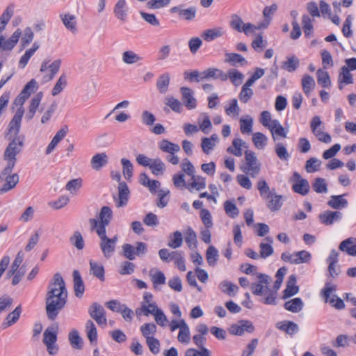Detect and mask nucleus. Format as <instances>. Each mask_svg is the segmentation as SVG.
<instances>
[{
  "mask_svg": "<svg viewBox=\"0 0 356 356\" xmlns=\"http://www.w3.org/2000/svg\"><path fill=\"white\" fill-rule=\"evenodd\" d=\"M22 118L23 110L20 108L15 112L8 126L6 137L10 143L3 154V159L8 162L7 172L15 167L17 161L16 156L21 152L24 145V136L19 135Z\"/></svg>",
  "mask_w": 356,
  "mask_h": 356,
  "instance_id": "1",
  "label": "nucleus"
},
{
  "mask_svg": "<svg viewBox=\"0 0 356 356\" xmlns=\"http://www.w3.org/2000/svg\"><path fill=\"white\" fill-rule=\"evenodd\" d=\"M257 278L258 281L257 282H254L250 284V289L251 292L254 296L261 297L260 301L264 304L275 305L277 303V299H275L274 303H268L267 302V298H270V291H273L270 287V284L272 281L271 277L264 273H258Z\"/></svg>",
  "mask_w": 356,
  "mask_h": 356,
  "instance_id": "2",
  "label": "nucleus"
},
{
  "mask_svg": "<svg viewBox=\"0 0 356 356\" xmlns=\"http://www.w3.org/2000/svg\"><path fill=\"white\" fill-rule=\"evenodd\" d=\"M54 290L51 291V295L46 296V313L49 320L54 321L58 316L59 312L65 307L67 298H62V291L56 297Z\"/></svg>",
  "mask_w": 356,
  "mask_h": 356,
  "instance_id": "3",
  "label": "nucleus"
},
{
  "mask_svg": "<svg viewBox=\"0 0 356 356\" xmlns=\"http://www.w3.org/2000/svg\"><path fill=\"white\" fill-rule=\"evenodd\" d=\"M336 291V284L326 282L321 291V295L325 303H329L331 307L338 310L343 309L345 308L344 302L334 293Z\"/></svg>",
  "mask_w": 356,
  "mask_h": 356,
  "instance_id": "4",
  "label": "nucleus"
},
{
  "mask_svg": "<svg viewBox=\"0 0 356 356\" xmlns=\"http://www.w3.org/2000/svg\"><path fill=\"white\" fill-rule=\"evenodd\" d=\"M245 154V163L241 166V170L245 175L251 177H256L261 171V163L257 159L255 153L251 150H246Z\"/></svg>",
  "mask_w": 356,
  "mask_h": 356,
  "instance_id": "5",
  "label": "nucleus"
},
{
  "mask_svg": "<svg viewBox=\"0 0 356 356\" xmlns=\"http://www.w3.org/2000/svg\"><path fill=\"white\" fill-rule=\"evenodd\" d=\"M13 168H10V170L7 172L6 165L0 174V179L5 181L0 188L1 193H6L13 189L19 181V177L17 173L12 174Z\"/></svg>",
  "mask_w": 356,
  "mask_h": 356,
  "instance_id": "6",
  "label": "nucleus"
},
{
  "mask_svg": "<svg viewBox=\"0 0 356 356\" xmlns=\"http://www.w3.org/2000/svg\"><path fill=\"white\" fill-rule=\"evenodd\" d=\"M54 290V295L56 297H58V296L62 291V298H67V291L65 287V283L61 275L59 273H56L54 275L52 280L49 282L47 287V293L46 296H49L51 295V291Z\"/></svg>",
  "mask_w": 356,
  "mask_h": 356,
  "instance_id": "7",
  "label": "nucleus"
},
{
  "mask_svg": "<svg viewBox=\"0 0 356 356\" xmlns=\"http://www.w3.org/2000/svg\"><path fill=\"white\" fill-rule=\"evenodd\" d=\"M136 246L134 247L129 243H125L122 245V254L129 260H134L136 256H141L147 252V245L144 242H136Z\"/></svg>",
  "mask_w": 356,
  "mask_h": 356,
  "instance_id": "8",
  "label": "nucleus"
},
{
  "mask_svg": "<svg viewBox=\"0 0 356 356\" xmlns=\"http://www.w3.org/2000/svg\"><path fill=\"white\" fill-rule=\"evenodd\" d=\"M281 259L284 262H289L292 264H300L309 263L312 259V254L306 250L296 252L293 254L284 252L281 254Z\"/></svg>",
  "mask_w": 356,
  "mask_h": 356,
  "instance_id": "9",
  "label": "nucleus"
},
{
  "mask_svg": "<svg viewBox=\"0 0 356 356\" xmlns=\"http://www.w3.org/2000/svg\"><path fill=\"white\" fill-rule=\"evenodd\" d=\"M310 127L312 132L319 141L325 143H330L331 142L332 138L330 135L323 131V122L319 116L316 115L313 117L310 122Z\"/></svg>",
  "mask_w": 356,
  "mask_h": 356,
  "instance_id": "10",
  "label": "nucleus"
},
{
  "mask_svg": "<svg viewBox=\"0 0 356 356\" xmlns=\"http://www.w3.org/2000/svg\"><path fill=\"white\" fill-rule=\"evenodd\" d=\"M90 316L99 325L104 327L107 324L106 311L98 302H93L88 309Z\"/></svg>",
  "mask_w": 356,
  "mask_h": 356,
  "instance_id": "11",
  "label": "nucleus"
},
{
  "mask_svg": "<svg viewBox=\"0 0 356 356\" xmlns=\"http://www.w3.org/2000/svg\"><path fill=\"white\" fill-rule=\"evenodd\" d=\"M228 331L232 335L241 336L245 332L252 333L254 331V326L250 321L241 320L231 325Z\"/></svg>",
  "mask_w": 356,
  "mask_h": 356,
  "instance_id": "12",
  "label": "nucleus"
},
{
  "mask_svg": "<svg viewBox=\"0 0 356 356\" xmlns=\"http://www.w3.org/2000/svg\"><path fill=\"white\" fill-rule=\"evenodd\" d=\"M170 13L172 14L177 13L180 19L191 21L196 16L197 9L194 6L185 8L184 4H180L177 6L172 7L170 9Z\"/></svg>",
  "mask_w": 356,
  "mask_h": 356,
  "instance_id": "13",
  "label": "nucleus"
},
{
  "mask_svg": "<svg viewBox=\"0 0 356 356\" xmlns=\"http://www.w3.org/2000/svg\"><path fill=\"white\" fill-rule=\"evenodd\" d=\"M100 239L99 247L104 257L109 259L115 250V246L113 244L110 238L107 237L106 232H98Z\"/></svg>",
  "mask_w": 356,
  "mask_h": 356,
  "instance_id": "14",
  "label": "nucleus"
},
{
  "mask_svg": "<svg viewBox=\"0 0 356 356\" xmlns=\"http://www.w3.org/2000/svg\"><path fill=\"white\" fill-rule=\"evenodd\" d=\"M342 216V213L339 211L326 210L319 214L318 218L322 224L330 226L335 222L340 221Z\"/></svg>",
  "mask_w": 356,
  "mask_h": 356,
  "instance_id": "15",
  "label": "nucleus"
},
{
  "mask_svg": "<svg viewBox=\"0 0 356 356\" xmlns=\"http://www.w3.org/2000/svg\"><path fill=\"white\" fill-rule=\"evenodd\" d=\"M118 197L115 200V204L118 208L125 207L129 201L130 191L127 184L124 181L118 184Z\"/></svg>",
  "mask_w": 356,
  "mask_h": 356,
  "instance_id": "16",
  "label": "nucleus"
},
{
  "mask_svg": "<svg viewBox=\"0 0 356 356\" xmlns=\"http://www.w3.org/2000/svg\"><path fill=\"white\" fill-rule=\"evenodd\" d=\"M181 93V100L184 106L188 109L192 110L197 106V99L194 97V92L192 89L188 87H181L180 88Z\"/></svg>",
  "mask_w": 356,
  "mask_h": 356,
  "instance_id": "17",
  "label": "nucleus"
},
{
  "mask_svg": "<svg viewBox=\"0 0 356 356\" xmlns=\"http://www.w3.org/2000/svg\"><path fill=\"white\" fill-rule=\"evenodd\" d=\"M113 217V211L108 206L102 207L99 214V220L101 222V226L98 232H106V227L109 225Z\"/></svg>",
  "mask_w": 356,
  "mask_h": 356,
  "instance_id": "18",
  "label": "nucleus"
},
{
  "mask_svg": "<svg viewBox=\"0 0 356 356\" xmlns=\"http://www.w3.org/2000/svg\"><path fill=\"white\" fill-rule=\"evenodd\" d=\"M60 19L65 27L72 33L77 32V20L74 15L70 13H62L60 15Z\"/></svg>",
  "mask_w": 356,
  "mask_h": 356,
  "instance_id": "19",
  "label": "nucleus"
},
{
  "mask_svg": "<svg viewBox=\"0 0 356 356\" xmlns=\"http://www.w3.org/2000/svg\"><path fill=\"white\" fill-rule=\"evenodd\" d=\"M339 249L347 254L356 257V238L350 237L341 242Z\"/></svg>",
  "mask_w": 356,
  "mask_h": 356,
  "instance_id": "20",
  "label": "nucleus"
},
{
  "mask_svg": "<svg viewBox=\"0 0 356 356\" xmlns=\"http://www.w3.org/2000/svg\"><path fill=\"white\" fill-rule=\"evenodd\" d=\"M108 163V157L105 152L97 153L91 159V167L95 170H99Z\"/></svg>",
  "mask_w": 356,
  "mask_h": 356,
  "instance_id": "21",
  "label": "nucleus"
},
{
  "mask_svg": "<svg viewBox=\"0 0 356 356\" xmlns=\"http://www.w3.org/2000/svg\"><path fill=\"white\" fill-rule=\"evenodd\" d=\"M74 290L77 298H81L85 291L83 281L77 270L73 271Z\"/></svg>",
  "mask_w": 356,
  "mask_h": 356,
  "instance_id": "22",
  "label": "nucleus"
},
{
  "mask_svg": "<svg viewBox=\"0 0 356 356\" xmlns=\"http://www.w3.org/2000/svg\"><path fill=\"white\" fill-rule=\"evenodd\" d=\"M225 30L222 27L218 26L213 29L205 30L202 34V38L207 42H211L218 38L222 37L225 34Z\"/></svg>",
  "mask_w": 356,
  "mask_h": 356,
  "instance_id": "23",
  "label": "nucleus"
},
{
  "mask_svg": "<svg viewBox=\"0 0 356 356\" xmlns=\"http://www.w3.org/2000/svg\"><path fill=\"white\" fill-rule=\"evenodd\" d=\"M277 327L290 336H293L299 331L298 325L291 321L280 322L277 324Z\"/></svg>",
  "mask_w": 356,
  "mask_h": 356,
  "instance_id": "24",
  "label": "nucleus"
},
{
  "mask_svg": "<svg viewBox=\"0 0 356 356\" xmlns=\"http://www.w3.org/2000/svg\"><path fill=\"white\" fill-rule=\"evenodd\" d=\"M149 275L154 289H157L159 285L165 284L166 277L162 271L152 268L149 270Z\"/></svg>",
  "mask_w": 356,
  "mask_h": 356,
  "instance_id": "25",
  "label": "nucleus"
},
{
  "mask_svg": "<svg viewBox=\"0 0 356 356\" xmlns=\"http://www.w3.org/2000/svg\"><path fill=\"white\" fill-rule=\"evenodd\" d=\"M159 309L156 302H152V304L141 305L136 309L135 312L137 316L142 315L148 316L150 314L154 315Z\"/></svg>",
  "mask_w": 356,
  "mask_h": 356,
  "instance_id": "26",
  "label": "nucleus"
},
{
  "mask_svg": "<svg viewBox=\"0 0 356 356\" xmlns=\"http://www.w3.org/2000/svg\"><path fill=\"white\" fill-rule=\"evenodd\" d=\"M344 195H332L327 202V205L334 209H340L348 207V201L343 197Z\"/></svg>",
  "mask_w": 356,
  "mask_h": 356,
  "instance_id": "27",
  "label": "nucleus"
},
{
  "mask_svg": "<svg viewBox=\"0 0 356 356\" xmlns=\"http://www.w3.org/2000/svg\"><path fill=\"white\" fill-rule=\"evenodd\" d=\"M86 332L87 337L92 345H97V327L92 320H88L86 323Z\"/></svg>",
  "mask_w": 356,
  "mask_h": 356,
  "instance_id": "28",
  "label": "nucleus"
},
{
  "mask_svg": "<svg viewBox=\"0 0 356 356\" xmlns=\"http://www.w3.org/2000/svg\"><path fill=\"white\" fill-rule=\"evenodd\" d=\"M22 35V31L17 29L11 35L10 38L3 42V50L11 51L19 41Z\"/></svg>",
  "mask_w": 356,
  "mask_h": 356,
  "instance_id": "29",
  "label": "nucleus"
},
{
  "mask_svg": "<svg viewBox=\"0 0 356 356\" xmlns=\"http://www.w3.org/2000/svg\"><path fill=\"white\" fill-rule=\"evenodd\" d=\"M242 147H247L246 143L241 138H235L232 141V146L229 147L227 151L236 156H241L243 155Z\"/></svg>",
  "mask_w": 356,
  "mask_h": 356,
  "instance_id": "30",
  "label": "nucleus"
},
{
  "mask_svg": "<svg viewBox=\"0 0 356 356\" xmlns=\"http://www.w3.org/2000/svg\"><path fill=\"white\" fill-rule=\"evenodd\" d=\"M219 289L221 291L229 296L234 297L238 291V287L232 282L224 280L219 284Z\"/></svg>",
  "mask_w": 356,
  "mask_h": 356,
  "instance_id": "31",
  "label": "nucleus"
},
{
  "mask_svg": "<svg viewBox=\"0 0 356 356\" xmlns=\"http://www.w3.org/2000/svg\"><path fill=\"white\" fill-rule=\"evenodd\" d=\"M301 84L303 92L309 97L316 86L314 79L309 74H305L302 78Z\"/></svg>",
  "mask_w": 356,
  "mask_h": 356,
  "instance_id": "32",
  "label": "nucleus"
},
{
  "mask_svg": "<svg viewBox=\"0 0 356 356\" xmlns=\"http://www.w3.org/2000/svg\"><path fill=\"white\" fill-rule=\"evenodd\" d=\"M126 6V0H118L114 7L113 12L115 17L122 21H124L127 15Z\"/></svg>",
  "mask_w": 356,
  "mask_h": 356,
  "instance_id": "33",
  "label": "nucleus"
},
{
  "mask_svg": "<svg viewBox=\"0 0 356 356\" xmlns=\"http://www.w3.org/2000/svg\"><path fill=\"white\" fill-rule=\"evenodd\" d=\"M67 134V129H61L54 136L53 139L51 140V143L49 144L46 149V154H49L51 152H53V150L55 149V147L57 146V145L60 143V141L64 138V137Z\"/></svg>",
  "mask_w": 356,
  "mask_h": 356,
  "instance_id": "34",
  "label": "nucleus"
},
{
  "mask_svg": "<svg viewBox=\"0 0 356 356\" xmlns=\"http://www.w3.org/2000/svg\"><path fill=\"white\" fill-rule=\"evenodd\" d=\"M285 309L293 312L298 313L303 308V302L300 298H295L291 300L286 301L284 305Z\"/></svg>",
  "mask_w": 356,
  "mask_h": 356,
  "instance_id": "35",
  "label": "nucleus"
},
{
  "mask_svg": "<svg viewBox=\"0 0 356 356\" xmlns=\"http://www.w3.org/2000/svg\"><path fill=\"white\" fill-rule=\"evenodd\" d=\"M170 76L166 72L160 75L156 81V88L160 93L164 94L168 90L170 84Z\"/></svg>",
  "mask_w": 356,
  "mask_h": 356,
  "instance_id": "36",
  "label": "nucleus"
},
{
  "mask_svg": "<svg viewBox=\"0 0 356 356\" xmlns=\"http://www.w3.org/2000/svg\"><path fill=\"white\" fill-rule=\"evenodd\" d=\"M159 149L163 152L174 154L180 150L179 145L173 143L166 139H163L159 143Z\"/></svg>",
  "mask_w": 356,
  "mask_h": 356,
  "instance_id": "37",
  "label": "nucleus"
},
{
  "mask_svg": "<svg viewBox=\"0 0 356 356\" xmlns=\"http://www.w3.org/2000/svg\"><path fill=\"white\" fill-rule=\"evenodd\" d=\"M90 271L95 277L101 281L104 280V268L102 264L90 260Z\"/></svg>",
  "mask_w": 356,
  "mask_h": 356,
  "instance_id": "38",
  "label": "nucleus"
},
{
  "mask_svg": "<svg viewBox=\"0 0 356 356\" xmlns=\"http://www.w3.org/2000/svg\"><path fill=\"white\" fill-rule=\"evenodd\" d=\"M268 129L270 131L274 140H277V136L282 138L286 137V132L285 131L284 128L277 120H273V126Z\"/></svg>",
  "mask_w": 356,
  "mask_h": 356,
  "instance_id": "39",
  "label": "nucleus"
},
{
  "mask_svg": "<svg viewBox=\"0 0 356 356\" xmlns=\"http://www.w3.org/2000/svg\"><path fill=\"white\" fill-rule=\"evenodd\" d=\"M300 65V60L296 56L287 57L286 61L282 63V68L289 72H293L297 70Z\"/></svg>",
  "mask_w": 356,
  "mask_h": 356,
  "instance_id": "40",
  "label": "nucleus"
},
{
  "mask_svg": "<svg viewBox=\"0 0 356 356\" xmlns=\"http://www.w3.org/2000/svg\"><path fill=\"white\" fill-rule=\"evenodd\" d=\"M183 237L182 234L179 231H175L169 236V241L168 242V246L176 249L182 245Z\"/></svg>",
  "mask_w": 356,
  "mask_h": 356,
  "instance_id": "41",
  "label": "nucleus"
},
{
  "mask_svg": "<svg viewBox=\"0 0 356 356\" xmlns=\"http://www.w3.org/2000/svg\"><path fill=\"white\" fill-rule=\"evenodd\" d=\"M219 257L218 250L213 245L209 246L206 251V259L209 266L214 267Z\"/></svg>",
  "mask_w": 356,
  "mask_h": 356,
  "instance_id": "42",
  "label": "nucleus"
},
{
  "mask_svg": "<svg viewBox=\"0 0 356 356\" xmlns=\"http://www.w3.org/2000/svg\"><path fill=\"white\" fill-rule=\"evenodd\" d=\"M293 191L302 195H307L309 191V184L307 179H301L292 186Z\"/></svg>",
  "mask_w": 356,
  "mask_h": 356,
  "instance_id": "43",
  "label": "nucleus"
},
{
  "mask_svg": "<svg viewBox=\"0 0 356 356\" xmlns=\"http://www.w3.org/2000/svg\"><path fill=\"white\" fill-rule=\"evenodd\" d=\"M122 59L124 63L132 65L140 62L143 58L134 51L128 50L123 52Z\"/></svg>",
  "mask_w": 356,
  "mask_h": 356,
  "instance_id": "44",
  "label": "nucleus"
},
{
  "mask_svg": "<svg viewBox=\"0 0 356 356\" xmlns=\"http://www.w3.org/2000/svg\"><path fill=\"white\" fill-rule=\"evenodd\" d=\"M22 313L21 306H17L12 312H10L6 318V321L3 323L4 327L11 326L15 323L19 318Z\"/></svg>",
  "mask_w": 356,
  "mask_h": 356,
  "instance_id": "45",
  "label": "nucleus"
},
{
  "mask_svg": "<svg viewBox=\"0 0 356 356\" xmlns=\"http://www.w3.org/2000/svg\"><path fill=\"white\" fill-rule=\"evenodd\" d=\"M14 7L13 4H10L6 7L2 15L0 16V24H3V26H0V31L5 29L6 26L13 15Z\"/></svg>",
  "mask_w": 356,
  "mask_h": 356,
  "instance_id": "46",
  "label": "nucleus"
},
{
  "mask_svg": "<svg viewBox=\"0 0 356 356\" xmlns=\"http://www.w3.org/2000/svg\"><path fill=\"white\" fill-rule=\"evenodd\" d=\"M268 201L267 207L272 211H275L279 210L282 205V196L275 195H273L272 193L270 195V198L266 199Z\"/></svg>",
  "mask_w": 356,
  "mask_h": 356,
  "instance_id": "47",
  "label": "nucleus"
},
{
  "mask_svg": "<svg viewBox=\"0 0 356 356\" xmlns=\"http://www.w3.org/2000/svg\"><path fill=\"white\" fill-rule=\"evenodd\" d=\"M252 142L258 149H264L267 145L268 138L261 132H256L252 135Z\"/></svg>",
  "mask_w": 356,
  "mask_h": 356,
  "instance_id": "48",
  "label": "nucleus"
},
{
  "mask_svg": "<svg viewBox=\"0 0 356 356\" xmlns=\"http://www.w3.org/2000/svg\"><path fill=\"white\" fill-rule=\"evenodd\" d=\"M121 164L122 165V174L124 178L129 181L133 177L134 165L132 163L127 159L122 158L121 159Z\"/></svg>",
  "mask_w": 356,
  "mask_h": 356,
  "instance_id": "49",
  "label": "nucleus"
},
{
  "mask_svg": "<svg viewBox=\"0 0 356 356\" xmlns=\"http://www.w3.org/2000/svg\"><path fill=\"white\" fill-rule=\"evenodd\" d=\"M149 168L151 170L152 172L156 176H159L160 175H162L165 170V164L161 161V159L156 158L154 159L150 165L149 166Z\"/></svg>",
  "mask_w": 356,
  "mask_h": 356,
  "instance_id": "50",
  "label": "nucleus"
},
{
  "mask_svg": "<svg viewBox=\"0 0 356 356\" xmlns=\"http://www.w3.org/2000/svg\"><path fill=\"white\" fill-rule=\"evenodd\" d=\"M69 341L73 348L80 350L83 348V341L77 330H74L69 333Z\"/></svg>",
  "mask_w": 356,
  "mask_h": 356,
  "instance_id": "51",
  "label": "nucleus"
},
{
  "mask_svg": "<svg viewBox=\"0 0 356 356\" xmlns=\"http://www.w3.org/2000/svg\"><path fill=\"white\" fill-rule=\"evenodd\" d=\"M225 62L230 63L232 66H236L238 63L243 65L246 60L241 55L236 53H227L225 54Z\"/></svg>",
  "mask_w": 356,
  "mask_h": 356,
  "instance_id": "52",
  "label": "nucleus"
},
{
  "mask_svg": "<svg viewBox=\"0 0 356 356\" xmlns=\"http://www.w3.org/2000/svg\"><path fill=\"white\" fill-rule=\"evenodd\" d=\"M275 152L277 157L283 161H288L291 156L286 146L282 143H277L275 144Z\"/></svg>",
  "mask_w": 356,
  "mask_h": 356,
  "instance_id": "53",
  "label": "nucleus"
},
{
  "mask_svg": "<svg viewBox=\"0 0 356 356\" xmlns=\"http://www.w3.org/2000/svg\"><path fill=\"white\" fill-rule=\"evenodd\" d=\"M338 81L340 84L345 83L352 84L353 83V75L350 74V71L346 66H343L341 68V72L339 75Z\"/></svg>",
  "mask_w": 356,
  "mask_h": 356,
  "instance_id": "54",
  "label": "nucleus"
},
{
  "mask_svg": "<svg viewBox=\"0 0 356 356\" xmlns=\"http://www.w3.org/2000/svg\"><path fill=\"white\" fill-rule=\"evenodd\" d=\"M43 343L44 344L56 343L57 333L54 327H47L44 332Z\"/></svg>",
  "mask_w": 356,
  "mask_h": 356,
  "instance_id": "55",
  "label": "nucleus"
},
{
  "mask_svg": "<svg viewBox=\"0 0 356 356\" xmlns=\"http://www.w3.org/2000/svg\"><path fill=\"white\" fill-rule=\"evenodd\" d=\"M318 83L323 88H328L331 85L330 76L327 72L319 69L316 72Z\"/></svg>",
  "mask_w": 356,
  "mask_h": 356,
  "instance_id": "56",
  "label": "nucleus"
},
{
  "mask_svg": "<svg viewBox=\"0 0 356 356\" xmlns=\"http://www.w3.org/2000/svg\"><path fill=\"white\" fill-rule=\"evenodd\" d=\"M156 325L153 323H144L140 326V330L142 333V335L147 339V338H151V334H154L156 332Z\"/></svg>",
  "mask_w": 356,
  "mask_h": 356,
  "instance_id": "57",
  "label": "nucleus"
},
{
  "mask_svg": "<svg viewBox=\"0 0 356 356\" xmlns=\"http://www.w3.org/2000/svg\"><path fill=\"white\" fill-rule=\"evenodd\" d=\"M206 76H207V79H210V78H213L215 79H219L222 81H226L227 79V74H225V72H223L222 70H220L219 69L213 68V67H210V68L207 69V75Z\"/></svg>",
  "mask_w": 356,
  "mask_h": 356,
  "instance_id": "58",
  "label": "nucleus"
},
{
  "mask_svg": "<svg viewBox=\"0 0 356 356\" xmlns=\"http://www.w3.org/2000/svg\"><path fill=\"white\" fill-rule=\"evenodd\" d=\"M312 188L314 191L318 193H325L327 192V185L325 179L323 178H316L312 184Z\"/></svg>",
  "mask_w": 356,
  "mask_h": 356,
  "instance_id": "59",
  "label": "nucleus"
},
{
  "mask_svg": "<svg viewBox=\"0 0 356 356\" xmlns=\"http://www.w3.org/2000/svg\"><path fill=\"white\" fill-rule=\"evenodd\" d=\"M38 85L37 81L33 79L25 85L20 94L23 95L25 98L28 99L30 95L38 89Z\"/></svg>",
  "mask_w": 356,
  "mask_h": 356,
  "instance_id": "60",
  "label": "nucleus"
},
{
  "mask_svg": "<svg viewBox=\"0 0 356 356\" xmlns=\"http://www.w3.org/2000/svg\"><path fill=\"white\" fill-rule=\"evenodd\" d=\"M257 189L259 191L260 195L264 199H269L270 195L271 192L270 191V187L268 186L267 182L265 179H261L257 182Z\"/></svg>",
  "mask_w": 356,
  "mask_h": 356,
  "instance_id": "61",
  "label": "nucleus"
},
{
  "mask_svg": "<svg viewBox=\"0 0 356 356\" xmlns=\"http://www.w3.org/2000/svg\"><path fill=\"white\" fill-rule=\"evenodd\" d=\"M302 23L305 37L309 38L313 32L312 19L308 15H304L302 17Z\"/></svg>",
  "mask_w": 356,
  "mask_h": 356,
  "instance_id": "62",
  "label": "nucleus"
},
{
  "mask_svg": "<svg viewBox=\"0 0 356 356\" xmlns=\"http://www.w3.org/2000/svg\"><path fill=\"white\" fill-rule=\"evenodd\" d=\"M321 165V161L319 159H318L315 157H313V158L308 159L306 161L305 169H306L307 172L309 173L315 172L320 170Z\"/></svg>",
  "mask_w": 356,
  "mask_h": 356,
  "instance_id": "63",
  "label": "nucleus"
},
{
  "mask_svg": "<svg viewBox=\"0 0 356 356\" xmlns=\"http://www.w3.org/2000/svg\"><path fill=\"white\" fill-rule=\"evenodd\" d=\"M189 187L195 188L197 191H200L206 188L205 178L201 176H195V175L191 177V182Z\"/></svg>",
  "mask_w": 356,
  "mask_h": 356,
  "instance_id": "64",
  "label": "nucleus"
}]
</instances>
